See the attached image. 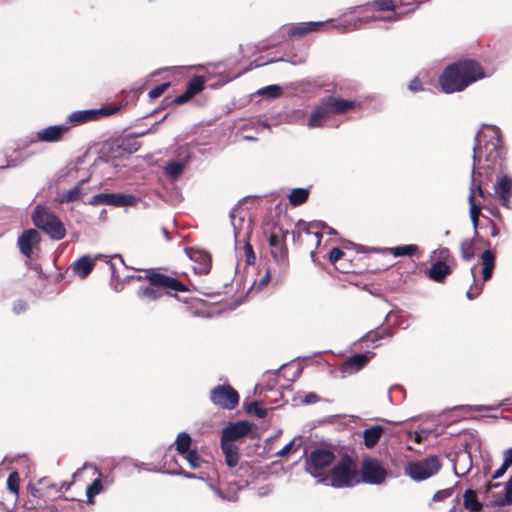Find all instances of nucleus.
I'll return each instance as SVG.
<instances>
[{
    "label": "nucleus",
    "instance_id": "nucleus-1",
    "mask_svg": "<svg viewBox=\"0 0 512 512\" xmlns=\"http://www.w3.org/2000/svg\"><path fill=\"white\" fill-rule=\"evenodd\" d=\"M505 149L500 131L490 127L487 132H478L473 148V169L471 182L476 183L478 196L486 199L492 196L486 187L504 172Z\"/></svg>",
    "mask_w": 512,
    "mask_h": 512
},
{
    "label": "nucleus",
    "instance_id": "nucleus-2",
    "mask_svg": "<svg viewBox=\"0 0 512 512\" xmlns=\"http://www.w3.org/2000/svg\"><path fill=\"white\" fill-rule=\"evenodd\" d=\"M485 71L475 60L463 59L448 65L439 77L443 92L454 93L463 91L472 83L483 79Z\"/></svg>",
    "mask_w": 512,
    "mask_h": 512
},
{
    "label": "nucleus",
    "instance_id": "nucleus-3",
    "mask_svg": "<svg viewBox=\"0 0 512 512\" xmlns=\"http://www.w3.org/2000/svg\"><path fill=\"white\" fill-rule=\"evenodd\" d=\"M166 268L157 267L153 268L151 278V285L140 286L136 295L139 300L145 303L155 302L163 296H172L174 292H187L189 289L187 285L179 281L177 278L166 274Z\"/></svg>",
    "mask_w": 512,
    "mask_h": 512
},
{
    "label": "nucleus",
    "instance_id": "nucleus-4",
    "mask_svg": "<svg viewBox=\"0 0 512 512\" xmlns=\"http://www.w3.org/2000/svg\"><path fill=\"white\" fill-rule=\"evenodd\" d=\"M61 497V488H58L50 478L43 477L35 484L27 487V498L24 506L28 510L44 509L49 501Z\"/></svg>",
    "mask_w": 512,
    "mask_h": 512
},
{
    "label": "nucleus",
    "instance_id": "nucleus-5",
    "mask_svg": "<svg viewBox=\"0 0 512 512\" xmlns=\"http://www.w3.org/2000/svg\"><path fill=\"white\" fill-rule=\"evenodd\" d=\"M329 481L334 488H348L359 484V471L356 461L348 454L343 455L330 471V477L322 479Z\"/></svg>",
    "mask_w": 512,
    "mask_h": 512
},
{
    "label": "nucleus",
    "instance_id": "nucleus-6",
    "mask_svg": "<svg viewBox=\"0 0 512 512\" xmlns=\"http://www.w3.org/2000/svg\"><path fill=\"white\" fill-rule=\"evenodd\" d=\"M287 235V230H283L281 227H274L267 239L270 247V255L276 265L274 273L278 277H282L289 268V255L286 245Z\"/></svg>",
    "mask_w": 512,
    "mask_h": 512
},
{
    "label": "nucleus",
    "instance_id": "nucleus-7",
    "mask_svg": "<svg viewBox=\"0 0 512 512\" xmlns=\"http://www.w3.org/2000/svg\"><path fill=\"white\" fill-rule=\"evenodd\" d=\"M33 224L53 240H61L66 235V229L60 218L42 205H37L32 213Z\"/></svg>",
    "mask_w": 512,
    "mask_h": 512
},
{
    "label": "nucleus",
    "instance_id": "nucleus-8",
    "mask_svg": "<svg viewBox=\"0 0 512 512\" xmlns=\"http://www.w3.org/2000/svg\"><path fill=\"white\" fill-rule=\"evenodd\" d=\"M293 242L299 246L316 249L322 240V233L315 223L298 222L292 232Z\"/></svg>",
    "mask_w": 512,
    "mask_h": 512
},
{
    "label": "nucleus",
    "instance_id": "nucleus-9",
    "mask_svg": "<svg viewBox=\"0 0 512 512\" xmlns=\"http://www.w3.org/2000/svg\"><path fill=\"white\" fill-rule=\"evenodd\" d=\"M441 462L437 456H429L425 459L408 463L406 473L414 480H425L441 469Z\"/></svg>",
    "mask_w": 512,
    "mask_h": 512
},
{
    "label": "nucleus",
    "instance_id": "nucleus-10",
    "mask_svg": "<svg viewBox=\"0 0 512 512\" xmlns=\"http://www.w3.org/2000/svg\"><path fill=\"white\" fill-rule=\"evenodd\" d=\"M210 401L218 408L233 410L239 404V393L230 384H220L210 391Z\"/></svg>",
    "mask_w": 512,
    "mask_h": 512
},
{
    "label": "nucleus",
    "instance_id": "nucleus-11",
    "mask_svg": "<svg viewBox=\"0 0 512 512\" xmlns=\"http://www.w3.org/2000/svg\"><path fill=\"white\" fill-rule=\"evenodd\" d=\"M387 477V471L376 458L365 457L361 464L359 472V484L361 482L368 484H381Z\"/></svg>",
    "mask_w": 512,
    "mask_h": 512
},
{
    "label": "nucleus",
    "instance_id": "nucleus-12",
    "mask_svg": "<svg viewBox=\"0 0 512 512\" xmlns=\"http://www.w3.org/2000/svg\"><path fill=\"white\" fill-rule=\"evenodd\" d=\"M336 459L333 451L324 448L312 450L306 459V471L314 477L322 475V471L329 467Z\"/></svg>",
    "mask_w": 512,
    "mask_h": 512
},
{
    "label": "nucleus",
    "instance_id": "nucleus-13",
    "mask_svg": "<svg viewBox=\"0 0 512 512\" xmlns=\"http://www.w3.org/2000/svg\"><path fill=\"white\" fill-rule=\"evenodd\" d=\"M121 109H122L121 105H110V106L101 107L100 109H89V110L75 111L69 116V120L71 122L78 123V124L87 123V122L99 120L102 117L116 114Z\"/></svg>",
    "mask_w": 512,
    "mask_h": 512
},
{
    "label": "nucleus",
    "instance_id": "nucleus-14",
    "mask_svg": "<svg viewBox=\"0 0 512 512\" xmlns=\"http://www.w3.org/2000/svg\"><path fill=\"white\" fill-rule=\"evenodd\" d=\"M136 203V197L124 193H100L94 195L89 204L92 206L110 205L116 207L132 206Z\"/></svg>",
    "mask_w": 512,
    "mask_h": 512
},
{
    "label": "nucleus",
    "instance_id": "nucleus-15",
    "mask_svg": "<svg viewBox=\"0 0 512 512\" xmlns=\"http://www.w3.org/2000/svg\"><path fill=\"white\" fill-rule=\"evenodd\" d=\"M476 187H477L476 183L471 182L470 188H469L470 191H469V196H468V202L470 205L469 214H470L471 222L474 227V235H475V237H479V233L477 230L478 226H479V216L481 214L482 209H489L486 202H488L489 199L493 197V195L487 196L486 199H483V201H484L483 204L477 203L476 199H475L476 194L478 195Z\"/></svg>",
    "mask_w": 512,
    "mask_h": 512
},
{
    "label": "nucleus",
    "instance_id": "nucleus-16",
    "mask_svg": "<svg viewBox=\"0 0 512 512\" xmlns=\"http://www.w3.org/2000/svg\"><path fill=\"white\" fill-rule=\"evenodd\" d=\"M186 253L189 258L194 262V272L199 275H207L212 267V257L207 251L188 248Z\"/></svg>",
    "mask_w": 512,
    "mask_h": 512
},
{
    "label": "nucleus",
    "instance_id": "nucleus-17",
    "mask_svg": "<svg viewBox=\"0 0 512 512\" xmlns=\"http://www.w3.org/2000/svg\"><path fill=\"white\" fill-rule=\"evenodd\" d=\"M494 194L498 197L500 204L505 208H510V199L512 197V178L504 172L495 178L492 182Z\"/></svg>",
    "mask_w": 512,
    "mask_h": 512
},
{
    "label": "nucleus",
    "instance_id": "nucleus-18",
    "mask_svg": "<svg viewBox=\"0 0 512 512\" xmlns=\"http://www.w3.org/2000/svg\"><path fill=\"white\" fill-rule=\"evenodd\" d=\"M207 78L202 75H194L188 82L186 90L181 95L177 96L170 103L175 105H182L192 99L195 95L202 92L205 88Z\"/></svg>",
    "mask_w": 512,
    "mask_h": 512
},
{
    "label": "nucleus",
    "instance_id": "nucleus-19",
    "mask_svg": "<svg viewBox=\"0 0 512 512\" xmlns=\"http://www.w3.org/2000/svg\"><path fill=\"white\" fill-rule=\"evenodd\" d=\"M325 105H327L331 116L343 115L350 111L360 108V103L355 100H346L336 96H328L323 98Z\"/></svg>",
    "mask_w": 512,
    "mask_h": 512
},
{
    "label": "nucleus",
    "instance_id": "nucleus-20",
    "mask_svg": "<svg viewBox=\"0 0 512 512\" xmlns=\"http://www.w3.org/2000/svg\"><path fill=\"white\" fill-rule=\"evenodd\" d=\"M250 430L251 425L246 421L232 423L222 430L221 441L234 443L247 436Z\"/></svg>",
    "mask_w": 512,
    "mask_h": 512
},
{
    "label": "nucleus",
    "instance_id": "nucleus-21",
    "mask_svg": "<svg viewBox=\"0 0 512 512\" xmlns=\"http://www.w3.org/2000/svg\"><path fill=\"white\" fill-rule=\"evenodd\" d=\"M374 353L366 351L365 353L349 356L342 364L341 370L344 373L352 374L364 368L373 358Z\"/></svg>",
    "mask_w": 512,
    "mask_h": 512
},
{
    "label": "nucleus",
    "instance_id": "nucleus-22",
    "mask_svg": "<svg viewBox=\"0 0 512 512\" xmlns=\"http://www.w3.org/2000/svg\"><path fill=\"white\" fill-rule=\"evenodd\" d=\"M41 241L40 234L35 229L24 230L19 236L17 244L20 252L27 258L32 256L33 245L38 244Z\"/></svg>",
    "mask_w": 512,
    "mask_h": 512
},
{
    "label": "nucleus",
    "instance_id": "nucleus-23",
    "mask_svg": "<svg viewBox=\"0 0 512 512\" xmlns=\"http://www.w3.org/2000/svg\"><path fill=\"white\" fill-rule=\"evenodd\" d=\"M69 131L66 125H53L42 129L36 133V141L59 142L63 140L64 135Z\"/></svg>",
    "mask_w": 512,
    "mask_h": 512
},
{
    "label": "nucleus",
    "instance_id": "nucleus-24",
    "mask_svg": "<svg viewBox=\"0 0 512 512\" xmlns=\"http://www.w3.org/2000/svg\"><path fill=\"white\" fill-rule=\"evenodd\" d=\"M454 267L444 261L434 262L427 272V276L430 280L436 283H444L447 276H449Z\"/></svg>",
    "mask_w": 512,
    "mask_h": 512
},
{
    "label": "nucleus",
    "instance_id": "nucleus-25",
    "mask_svg": "<svg viewBox=\"0 0 512 512\" xmlns=\"http://www.w3.org/2000/svg\"><path fill=\"white\" fill-rule=\"evenodd\" d=\"M91 258L89 255H84L72 263L71 269L73 273L81 279H85L94 269L96 259Z\"/></svg>",
    "mask_w": 512,
    "mask_h": 512
},
{
    "label": "nucleus",
    "instance_id": "nucleus-26",
    "mask_svg": "<svg viewBox=\"0 0 512 512\" xmlns=\"http://www.w3.org/2000/svg\"><path fill=\"white\" fill-rule=\"evenodd\" d=\"M331 117L327 105H325V102L321 99L308 120V126L310 128L322 127Z\"/></svg>",
    "mask_w": 512,
    "mask_h": 512
},
{
    "label": "nucleus",
    "instance_id": "nucleus-27",
    "mask_svg": "<svg viewBox=\"0 0 512 512\" xmlns=\"http://www.w3.org/2000/svg\"><path fill=\"white\" fill-rule=\"evenodd\" d=\"M485 245L488 247L481 254V265H482V277L483 281H488L492 278L493 271L495 268L496 256L495 253L490 250V242L486 241Z\"/></svg>",
    "mask_w": 512,
    "mask_h": 512
},
{
    "label": "nucleus",
    "instance_id": "nucleus-28",
    "mask_svg": "<svg viewBox=\"0 0 512 512\" xmlns=\"http://www.w3.org/2000/svg\"><path fill=\"white\" fill-rule=\"evenodd\" d=\"M385 433V428L380 425L371 426L363 431V443L366 448L375 447Z\"/></svg>",
    "mask_w": 512,
    "mask_h": 512
},
{
    "label": "nucleus",
    "instance_id": "nucleus-29",
    "mask_svg": "<svg viewBox=\"0 0 512 512\" xmlns=\"http://www.w3.org/2000/svg\"><path fill=\"white\" fill-rule=\"evenodd\" d=\"M463 507L468 512H482L484 505L479 501L476 491L468 488L463 494Z\"/></svg>",
    "mask_w": 512,
    "mask_h": 512
},
{
    "label": "nucleus",
    "instance_id": "nucleus-30",
    "mask_svg": "<svg viewBox=\"0 0 512 512\" xmlns=\"http://www.w3.org/2000/svg\"><path fill=\"white\" fill-rule=\"evenodd\" d=\"M221 450L225 456V463L230 468L237 466L240 459L239 447L234 443L222 442Z\"/></svg>",
    "mask_w": 512,
    "mask_h": 512
},
{
    "label": "nucleus",
    "instance_id": "nucleus-31",
    "mask_svg": "<svg viewBox=\"0 0 512 512\" xmlns=\"http://www.w3.org/2000/svg\"><path fill=\"white\" fill-rule=\"evenodd\" d=\"M322 26V22H307L299 25H294L288 28L289 37H303L313 31L318 30Z\"/></svg>",
    "mask_w": 512,
    "mask_h": 512
},
{
    "label": "nucleus",
    "instance_id": "nucleus-32",
    "mask_svg": "<svg viewBox=\"0 0 512 512\" xmlns=\"http://www.w3.org/2000/svg\"><path fill=\"white\" fill-rule=\"evenodd\" d=\"M383 252L393 255L394 257H402V256H415L418 257L421 255L419 246L416 244H408L396 247L385 248Z\"/></svg>",
    "mask_w": 512,
    "mask_h": 512
},
{
    "label": "nucleus",
    "instance_id": "nucleus-33",
    "mask_svg": "<svg viewBox=\"0 0 512 512\" xmlns=\"http://www.w3.org/2000/svg\"><path fill=\"white\" fill-rule=\"evenodd\" d=\"M460 255L465 261H470L476 256V244L474 239H463L460 243Z\"/></svg>",
    "mask_w": 512,
    "mask_h": 512
},
{
    "label": "nucleus",
    "instance_id": "nucleus-34",
    "mask_svg": "<svg viewBox=\"0 0 512 512\" xmlns=\"http://www.w3.org/2000/svg\"><path fill=\"white\" fill-rule=\"evenodd\" d=\"M191 444V436L186 432H181L178 434L174 446L180 455H184L187 451L191 450Z\"/></svg>",
    "mask_w": 512,
    "mask_h": 512
},
{
    "label": "nucleus",
    "instance_id": "nucleus-35",
    "mask_svg": "<svg viewBox=\"0 0 512 512\" xmlns=\"http://www.w3.org/2000/svg\"><path fill=\"white\" fill-rule=\"evenodd\" d=\"M309 191L305 188H295L289 195V202L293 206H299L308 200Z\"/></svg>",
    "mask_w": 512,
    "mask_h": 512
},
{
    "label": "nucleus",
    "instance_id": "nucleus-36",
    "mask_svg": "<svg viewBox=\"0 0 512 512\" xmlns=\"http://www.w3.org/2000/svg\"><path fill=\"white\" fill-rule=\"evenodd\" d=\"M346 257V253L343 252L340 248L335 247L333 248L328 255L329 261L342 273H348L349 270H347L342 264L338 263L343 260Z\"/></svg>",
    "mask_w": 512,
    "mask_h": 512
},
{
    "label": "nucleus",
    "instance_id": "nucleus-37",
    "mask_svg": "<svg viewBox=\"0 0 512 512\" xmlns=\"http://www.w3.org/2000/svg\"><path fill=\"white\" fill-rule=\"evenodd\" d=\"M245 412L250 415H255L259 419H263L267 416L268 410L262 407L258 401H252L245 405Z\"/></svg>",
    "mask_w": 512,
    "mask_h": 512
},
{
    "label": "nucleus",
    "instance_id": "nucleus-38",
    "mask_svg": "<svg viewBox=\"0 0 512 512\" xmlns=\"http://www.w3.org/2000/svg\"><path fill=\"white\" fill-rule=\"evenodd\" d=\"M367 340L376 342L384 338L392 337V329L389 327H378L375 330L370 331L367 335Z\"/></svg>",
    "mask_w": 512,
    "mask_h": 512
},
{
    "label": "nucleus",
    "instance_id": "nucleus-39",
    "mask_svg": "<svg viewBox=\"0 0 512 512\" xmlns=\"http://www.w3.org/2000/svg\"><path fill=\"white\" fill-rule=\"evenodd\" d=\"M184 171V165L180 162L171 161L165 167V173L173 180H176Z\"/></svg>",
    "mask_w": 512,
    "mask_h": 512
},
{
    "label": "nucleus",
    "instance_id": "nucleus-40",
    "mask_svg": "<svg viewBox=\"0 0 512 512\" xmlns=\"http://www.w3.org/2000/svg\"><path fill=\"white\" fill-rule=\"evenodd\" d=\"M102 489L103 485L100 478L95 479L90 485H88L86 489L88 503L93 504L94 497L98 495L102 491Z\"/></svg>",
    "mask_w": 512,
    "mask_h": 512
},
{
    "label": "nucleus",
    "instance_id": "nucleus-41",
    "mask_svg": "<svg viewBox=\"0 0 512 512\" xmlns=\"http://www.w3.org/2000/svg\"><path fill=\"white\" fill-rule=\"evenodd\" d=\"M434 254H436L438 258L437 261H444L450 264L452 267H455L457 265L455 257L452 255L451 251L447 247H441L438 250H435Z\"/></svg>",
    "mask_w": 512,
    "mask_h": 512
},
{
    "label": "nucleus",
    "instance_id": "nucleus-42",
    "mask_svg": "<svg viewBox=\"0 0 512 512\" xmlns=\"http://www.w3.org/2000/svg\"><path fill=\"white\" fill-rule=\"evenodd\" d=\"M183 456H185L192 469L200 468L203 463V459L196 449L187 451Z\"/></svg>",
    "mask_w": 512,
    "mask_h": 512
},
{
    "label": "nucleus",
    "instance_id": "nucleus-43",
    "mask_svg": "<svg viewBox=\"0 0 512 512\" xmlns=\"http://www.w3.org/2000/svg\"><path fill=\"white\" fill-rule=\"evenodd\" d=\"M84 183V181H81L78 185H76L75 187H73L72 189L68 190L62 197L61 199V202L64 203H69V202H74L78 199H80L81 197V185Z\"/></svg>",
    "mask_w": 512,
    "mask_h": 512
},
{
    "label": "nucleus",
    "instance_id": "nucleus-44",
    "mask_svg": "<svg viewBox=\"0 0 512 512\" xmlns=\"http://www.w3.org/2000/svg\"><path fill=\"white\" fill-rule=\"evenodd\" d=\"M19 485H20V476L19 473L13 471L9 474L7 479V488L13 493L15 496H18L19 493Z\"/></svg>",
    "mask_w": 512,
    "mask_h": 512
},
{
    "label": "nucleus",
    "instance_id": "nucleus-45",
    "mask_svg": "<svg viewBox=\"0 0 512 512\" xmlns=\"http://www.w3.org/2000/svg\"><path fill=\"white\" fill-rule=\"evenodd\" d=\"M259 94L267 98L275 99L281 96L282 89L278 85H269L259 90Z\"/></svg>",
    "mask_w": 512,
    "mask_h": 512
},
{
    "label": "nucleus",
    "instance_id": "nucleus-46",
    "mask_svg": "<svg viewBox=\"0 0 512 512\" xmlns=\"http://www.w3.org/2000/svg\"><path fill=\"white\" fill-rule=\"evenodd\" d=\"M372 8L377 11H394L395 5L392 0H375L371 4Z\"/></svg>",
    "mask_w": 512,
    "mask_h": 512
},
{
    "label": "nucleus",
    "instance_id": "nucleus-47",
    "mask_svg": "<svg viewBox=\"0 0 512 512\" xmlns=\"http://www.w3.org/2000/svg\"><path fill=\"white\" fill-rule=\"evenodd\" d=\"M171 86L170 82H165L161 85L156 86L152 90L149 91L148 96L150 99H156L164 94L167 89Z\"/></svg>",
    "mask_w": 512,
    "mask_h": 512
},
{
    "label": "nucleus",
    "instance_id": "nucleus-48",
    "mask_svg": "<svg viewBox=\"0 0 512 512\" xmlns=\"http://www.w3.org/2000/svg\"><path fill=\"white\" fill-rule=\"evenodd\" d=\"M500 505L512 504V476L509 481L506 483L505 487V497L499 502Z\"/></svg>",
    "mask_w": 512,
    "mask_h": 512
},
{
    "label": "nucleus",
    "instance_id": "nucleus-49",
    "mask_svg": "<svg viewBox=\"0 0 512 512\" xmlns=\"http://www.w3.org/2000/svg\"><path fill=\"white\" fill-rule=\"evenodd\" d=\"M245 256H246V262L248 265H251V264H254L255 260H256V256H255V253L253 251V247L252 245L247 242L245 244Z\"/></svg>",
    "mask_w": 512,
    "mask_h": 512
},
{
    "label": "nucleus",
    "instance_id": "nucleus-50",
    "mask_svg": "<svg viewBox=\"0 0 512 512\" xmlns=\"http://www.w3.org/2000/svg\"><path fill=\"white\" fill-rule=\"evenodd\" d=\"M482 289H483V284H481V285L475 284L474 286H471L466 293L467 298L470 300L477 298L481 294Z\"/></svg>",
    "mask_w": 512,
    "mask_h": 512
},
{
    "label": "nucleus",
    "instance_id": "nucleus-51",
    "mask_svg": "<svg viewBox=\"0 0 512 512\" xmlns=\"http://www.w3.org/2000/svg\"><path fill=\"white\" fill-rule=\"evenodd\" d=\"M272 272H274V268H267L265 274L260 278L258 282V288H263L268 285V283L272 279Z\"/></svg>",
    "mask_w": 512,
    "mask_h": 512
},
{
    "label": "nucleus",
    "instance_id": "nucleus-52",
    "mask_svg": "<svg viewBox=\"0 0 512 512\" xmlns=\"http://www.w3.org/2000/svg\"><path fill=\"white\" fill-rule=\"evenodd\" d=\"M451 495H452V489L439 490L434 494L433 500L434 501H442L446 498H449Z\"/></svg>",
    "mask_w": 512,
    "mask_h": 512
},
{
    "label": "nucleus",
    "instance_id": "nucleus-53",
    "mask_svg": "<svg viewBox=\"0 0 512 512\" xmlns=\"http://www.w3.org/2000/svg\"><path fill=\"white\" fill-rule=\"evenodd\" d=\"M295 445V440L290 441L288 444H286L281 450H279L276 455L279 457H286L291 453Z\"/></svg>",
    "mask_w": 512,
    "mask_h": 512
},
{
    "label": "nucleus",
    "instance_id": "nucleus-54",
    "mask_svg": "<svg viewBox=\"0 0 512 512\" xmlns=\"http://www.w3.org/2000/svg\"><path fill=\"white\" fill-rule=\"evenodd\" d=\"M142 275L134 276L133 278L137 281H147L148 285H151V278H149L153 274V268H149L143 271Z\"/></svg>",
    "mask_w": 512,
    "mask_h": 512
},
{
    "label": "nucleus",
    "instance_id": "nucleus-55",
    "mask_svg": "<svg viewBox=\"0 0 512 512\" xmlns=\"http://www.w3.org/2000/svg\"><path fill=\"white\" fill-rule=\"evenodd\" d=\"M408 88L412 92H419L423 90L421 81L418 78H414L410 81Z\"/></svg>",
    "mask_w": 512,
    "mask_h": 512
},
{
    "label": "nucleus",
    "instance_id": "nucleus-56",
    "mask_svg": "<svg viewBox=\"0 0 512 512\" xmlns=\"http://www.w3.org/2000/svg\"><path fill=\"white\" fill-rule=\"evenodd\" d=\"M488 228H489V235H490L491 237H496V236H498V235H499V229H498V227H497V226H496V224H495L492 220H490V219H488Z\"/></svg>",
    "mask_w": 512,
    "mask_h": 512
},
{
    "label": "nucleus",
    "instance_id": "nucleus-57",
    "mask_svg": "<svg viewBox=\"0 0 512 512\" xmlns=\"http://www.w3.org/2000/svg\"><path fill=\"white\" fill-rule=\"evenodd\" d=\"M502 464L507 468H509L512 465V449H508L505 451L504 462Z\"/></svg>",
    "mask_w": 512,
    "mask_h": 512
},
{
    "label": "nucleus",
    "instance_id": "nucleus-58",
    "mask_svg": "<svg viewBox=\"0 0 512 512\" xmlns=\"http://www.w3.org/2000/svg\"><path fill=\"white\" fill-rule=\"evenodd\" d=\"M507 469L508 468L502 464L501 467L493 473L492 479H498L502 477L506 473Z\"/></svg>",
    "mask_w": 512,
    "mask_h": 512
},
{
    "label": "nucleus",
    "instance_id": "nucleus-59",
    "mask_svg": "<svg viewBox=\"0 0 512 512\" xmlns=\"http://www.w3.org/2000/svg\"><path fill=\"white\" fill-rule=\"evenodd\" d=\"M318 400V396L315 393H309L305 396L304 402L306 404L315 403Z\"/></svg>",
    "mask_w": 512,
    "mask_h": 512
},
{
    "label": "nucleus",
    "instance_id": "nucleus-60",
    "mask_svg": "<svg viewBox=\"0 0 512 512\" xmlns=\"http://www.w3.org/2000/svg\"><path fill=\"white\" fill-rule=\"evenodd\" d=\"M175 474L182 475V476H184L185 478H188V479L194 478L193 474H191L189 472H186L183 469H180L179 471H176Z\"/></svg>",
    "mask_w": 512,
    "mask_h": 512
},
{
    "label": "nucleus",
    "instance_id": "nucleus-61",
    "mask_svg": "<svg viewBox=\"0 0 512 512\" xmlns=\"http://www.w3.org/2000/svg\"><path fill=\"white\" fill-rule=\"evenodd\" d=\"M73 482H63L58 488H61V493L70 489Z\"/></svg>",
    "mask_w": 512,
    "mask_h": 512
},
{
    "label": "nucleus",
    "instance_id": "nucleus-62",
    "mask_svg": "<svg viewBox=\"0 0 512 512\" xmlns=\"http://www.w3.org/2000/svg\"><path fill=\"white\" fill-rule=\"evenodd\" d=\"M414 439H415V441L417 443H421L422 440H423V437H422V435L420 433H415V438Z\"/></svg>",
    "mask_w": 512,
    "mask_h": 512
},
{
    "label": "nucleus",
    "instance_id": "nucleus-63",
    "mask_svg": "<svg viewBox=\"0 0 512 512\" xmlns=\"http://www.w3.org/2000/svg\"><path fill=\"white\" fill-rule=\"evenodd\" d=\"M310 256H311L312 260H313L314 262H316V252H315V250H313V249H312V250L310 251Z\"/></svg>",
    "mask_w": 512,
    "mask_h": 512
},
{
    "label": "nucleus",
    "instance_id": "nucleus-64",
    "mask_svg": "<svg viewBox=\"0 0 512 512\" xmlns=\"http://www.w3.org/2000/svg\"><path fill=\"white\" fill-rule=\"evenodd\" d=\"M498 486H499V483H495V484L489 483L488 484V489H492V488H495V487H498Z\"/></svg>",
    "mask_w": 512,
    "mask_h": 512
}]
</instances>
